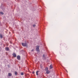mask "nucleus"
<instances>
[{"label":"nucleus","instance_id":"obj_2","mask_svg":"<svg viewBox=\"0 0 78 78\" xmlns=\"http://www.w3.org/2000/svg\"><path fill=\"white\" fill-rule=\"evenodd\" d=\"M36 48V51H39V46H37Z\"/></svg>","mask_w":78,"mask_h":78},{"label":"nucleus","instance_id":"obj_10","mask_svg":"<svg viewBox=\"0 0 78 78\" xmlns=\"http://www.w3.org/2000/svg\"><path fill=\"white\" fill-rule=\"evenodd\" d=\"M0 37L1 38H2V37H3V36L2 35H0Z\"/></svg>","mask_w":78,"mask_h":78},{"label":"nucleus","instance_id":"obj_6","mask_svg":"<svg viewBox=\"0 0 78 78\" xmlns=\"http://www.w3.org/2000/svg\"><path fill=\"white\" fill-rule=\"evenodd\" d=\"M39 71H37L36 72V74L38 76L39 75L38 74V73H39Z\"/></svg>","mask_w":78,"mask_h":78},{"label":"nucleus","instance_id":"obj_7","mask_svg":"<svg viewBox=\"0 0 78 78\" xmlns=\"http://www.w3.org/2000/svg\"><path fill=\"white\" fill-rule=\"evenodd\" d=\"M8 75L9 76H12V74L11 73H9L8 74Z\"/></svg>","mask_w":78,"mask_h":78},{"label":"nucleus","instance_id":"obj_11","mask_svg":"<svg viewBox=\"0 0 78 78\" xmlns=\"http://www.w3.org/2000/svg\"><path fill=\"white\" fill-rule=\"evenodd\" d=\"M15 75H17V72H15Z\"/></svg>","mask_w":78,"mask_h":78},{"label":"nucleus","instance_id":"obj_17","mask_svg":"<svg viewBox=\"0 0 78 78\" xmlns=\"http://www.w3.org/2000/svg\"><path fill=\"white\" fill-rule=\"evenodd\" d=\"M43 58H44V57H45V55L44 54L43 55Z\"/></svg>","mask_w":78,"mask_h":78},{"label":"nucleus","instance_id":"obj_20","mask_svg":"<svg viewBox=\"0 0 78 78\" xmlns=\"http://www.w3.org/2000/svg\"><path fill=\"white\" fill-rule=\"evenodd\" d=\"M66 72H67V71H66Z\"/></svg>","mask_w":78,"mask_h":78},{"label":"nucleus","instance_id":"obj_9","mask_svg":"<svg viewBox=\"0 0 78 78\" xmlns=\"http://www.w3.org/2000/svg\"><path fill=\"white\" fill-rule=\"evenodd\" d=\"M50 73V71H49L47 70L46 71V73L47 74H48V73Z\"/></svg>","mask_w":78,"mask_h":78},{"label":"nucleus","instance_id":"obj_4","mask_svg":"<svg viewBox=\"0 0 78 78\" xmlns=\"http://www.w3.org/2000/svg\"><path fill=\"white\" fill-rule=\"evenodd\" d=\"M5 49L6 51H8V50H9V49L8 47H6L5 48Z\"/></svg>","mask_w":78,"mask_h":78},{"label":"nucleus","instance_id":"obj_8","mask_svg":"<svg viewBox=\"0 0 78 78\" xmlns=\"http://www.w3.org/2000/svg\"><path fill=\"white\" fill-rule=\"evenodd\" d=\"M52 68H53V67L52 66V65H51L50 66V69H52Z\"/></svg>","mask_w":78,"mask_h":78},{"label":"nucleus","instance_id":"obj_12","mask_svg":"<svg viewBox=\"0 0 78 78\" xmlns=\"http://www.w3.org/2000/svg\"><path fill=\"white\" fill-rule=\"evenodd\" d=\"M45 70L47 71V70H48V68H46L45 69Z\"/></svg>","mask_w":78,"mask_h":78},{"label":"nucleus","instance_id":"obj_15","mask_svg":"<svg viewBox=\"0 0 78 78\" xmlns=\"http://www.w3.org/2000/svg\"><path fill=\"white\" fill-rule=\"evenodd\" d=\"M33 27H36V25H33Z\"/></svg>","mask_w":78,"mask_h":78},{"label":"nucleus","instance_id":"obj_14","mask_svg":"<svg viewBox=\"0 0 78 78\" xmlns=\"http://www.w3.org/2000/svg\"><path fill=\"white\" fill-rule=\"evenodd\" d=\"M21 75H23V73H22L21 74Z\"/></svg>","mask_w":78,"mask_h":78},{"label":"nucleus","instance_id":"obj_19","mask_svg":"<svg viewBox=\"0 0 78 78\" xmlns=\"http://www.w3.org/2000/svg\"><path fill=\"white\" fill-rule=\"evenodd\" d=\"M66 72H67V71H66Z\"/></svg>","mask_w":78,"mask_h":78},{"label":"nucleus","instance_id":"obj_18","mask_svg":"<svg viewBox=\"0 0 78 78\" xmlns=\"http://www.w3.org/2000/svg\"><path fill=\"white\" fill-rule=\"evenodd\" d=\"M34 51V49H32L31 51Z\"/></svg>","mask_w":78,"mask_h":78},{"label":"nucleus","instance_id":"obj_16","mask_svg":"<svg viewBox=\"0 0 78 78\" xmlns=\"http://www.w3.org/2000/svg\"><path fill=\"white\" fill-rule=\"evenodd\" d=\"M34 73H35V72H34V71H33V72H32L33 74H34Z\"/></svg>","mask_w":78,"mask_h":78},{"label":"nucleus","instance_id":"obj_3","mask_svg":"<svg viewBox=\"0 0 78 78\" xmlns=\"http://www.w3.org/2000/svg\"><path fill=\"white\" fill-rule=\"evenodd\" d=\"M17 59L18 60H20V56L19 55L17 56Z\"/></svg>","mask_w":78,"mask_h":78},{"label":"nucleus","instance_id":"obj_5","mask_svg":"<svg viewBox=\"0 0 78 78\" xmlns=\"http://www.w3.org/2000/svg\"><path fill=\"white\" fill-rule=\"evenodd\" d=\"M14 58H16V53H13L12 54Z\"/></svg>","mask_w":78,"mask_h":78},{"label":"nucleus","instance_id":"obj_1","mask_svg":"<svg viewBox=\"0 0 78 78\" xmlns=\"http://www.w3.org/2000/svg\"><path fill=\"white\" fill-rule=\"evenodd\" d=\"M21 44L23 47H28V44L27 43H22Z\"/></svg>","mask_w":78,"mask_h":78},{"label":"nucleus","instance_id":"obj_13","mask_svg":"<svg viewBox=\"0 0 78 78\" xmlns=\"http://www.w3.org/2000/svg\"><path fill=\"white\" fill-rule=\"evenodd\" d=\"M0 14H1L3 15V13L2 12H0Z\"/></svg>","mask_w":78,"mask_h":78}]
</instances>
